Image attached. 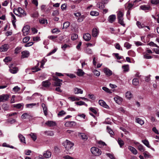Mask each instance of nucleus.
<instances>
[{
	"instance_id": "41",
	"label": "nucleus",
	"mask_w": 159,
	"mask_h": 159,
	"mask_svg": "<svg viewBox=\"0 0 159 159\" xmlns=\"http://www.w3.org/2000/svg\"><path fill=\"white\" fill-rule=\"evenodd\" d=\"M97 7L100 9H102L104 7V5L102 3H98L97 4Z\"/></svg>"
},
{
	"instance_id": "47",
	"label": "nucleus",
	"mask_w": 159,
	"mask_h": 159,
	"mask_svg": "<svg viewBox=\"0 0 159 159\" xmlns=\"http://www.w3.org/2000/svg\"><path fill=\"white\" fill-rule=\"evenodd\" d=\"M23 106L24 104H23L19 103L15 105L14 106V107H16L17 108L19 109L21 108L22 107V108H23Z\"/></svg>"
},
{
	"instance_id": "63",
	"label": "nucleus",
	"mask_w": 159,
	"mask_h": 159,
	"mask_svg": "<svg viewBox=\"0 0 159 159\" xmlns=\"http://www.w3.org/2000/svg\"><path fill=\"white\" fill-rule=\"evenodd\" d=\"M20 88L17 86H15L13 88V91L16 92H18L20 90Z\"/></svg>"
},
{
	"instance_id": "15",
	"label": "nucleus",
	"mask_w": 159,
	"mask_h": 159,
	"mask_svg": "<svg viewBox=\"0 0 159 159\" xmlns=\"http://www.w3.org/2000/svg\"><path fill=\"white\" fill-rule=\"evenodd\" d=\"M10 14L12 17L11 20L12 25L15 28H16V26L15 24V22H16V18L15 16L12 12L10 13Z\"/></svg>"
},
{
	"instance_id": "54",
	"label": "nucleus",
	"mask_w": 159,
	"mask_h": 159,
	"mask_svg": "<svg viewBox=\"0 0 159 159\" xmlns=\"http://www.w3.org/2000/svg\"><path fill=\"white\" fill-rule=\"evenodd\" d=\"M66 114V112L64 111H60L58 114V115L59 116H62L64 115H65Z\"/></svg>"
},
{
	"instance_id": "25",
	"label": "nucleus",
	"mask_w": 159,
	"mask_h": 159,
	"mask_svg": "<svg viewBox=\"0 0 159 159\" xmlns=\"http://www.w3.org/2000/svg\"><path fill=\"white\" fill-rule=\"evenodd\" d=\"M18 136L21 142L23 143H26L25 138L23 135L20 134H19Z\"/></svg>"
},
{
	"instance_id": "19",
	"label": "nucleus",
	"mask_w": 159,
	"mask_h": 159,
	"mask_svg": "<svg viewBox=\"0 0 159 159\" xmlns=\"http://www.w3.org/2000/svg\"><path fill=\"white\" fill-rule=\"evenodd\" d=\"M46 125L49 126H54L56 125V123L52 121L49 120L45 123Z\"/></svg>"
},
{
	"instance_id": "18",
	"label": "nucleus",
	"mask_w": 159,
	"mask_h": 159,
	"mask_svg": "<svg viewBox=\"0 0 159 159\" xmlns=\"http://www.w3.org/2000/svg\"><path fill=\"white\" fill-rule=\"evenodd\" d=\"M128 149L134 154H137L138 152L136 149L134 147H132L131 146H129L128 147Z\"/></svg>"
},
{
	"instance_id": "12",
	"label": "nucleus",
	"mask_w": 159,
	"mask_h": 159,
	"mask_svg": "<svg viewBox=\"0 0 159 159\" xmlns=\"http://www.w3.org/2000/svg\"><path fill=\"white\" fill-rule=\"evenodd\" d=\"M99 34L98 30L96 28H93L92 30V35L93 37H97Z\"/></svg>"
},
{
	"instance_id": "64",
	"label": "nucleus",
	"mask_w": 159,
	"mask_h": 159,
	"mask_svg": "<svg viewBox=\"0 0 159 159\" xmlns=\"http://www.w3.org/2000/svg\"><path fill=\"white\" fill-rule=\"evenodd\" d=\"M106 155L111 159H115L113 155L110 153H107Z\"/></svg>"
},
{
	"instance_id": "8",
	"label": "nucleus",
	"mask_w": 159,
	"mask_h": 159,
	"mask_svg": "<svg viewBox=\"0 0 159 159\" xmlns=\"http://www.w3.org/2000/svg\"><path fill=\"white\" fill-rule=\"evenodd\" d=\"M29 30L30 27L28 25H26L23 27L22 31L24 36L28 34Z\"/></svg>"
},
{
	"instance_id": "10",
	"label": "nucleus",
	"mask_w": 159,
	"mask_h": 159,
	"mask_svg": "<svg viewBox=\"0 0 159 159\" xmlns=\"http://www.w3.org/2000/svg\"><path fill=\"white\" fill-rule=\"evenodd\" d=\"M114 99L115 101L118 104H121L123 101L122 98L118 96H116L114 97Z\"/></svg>"
},
{
	"instance_id": "26",
	"label": "nucleus",
	"mask_w": 159,
	"mask_h": 159,
	"mask_svg": "<svg viewBox=\"0 0 159 159\" xmlns=\"http://www.w3.org/2000/svg\"><path fill=\"white\" fill-rule=\"evenodd\" d=\"M37 104V105L38 106L39 105V103H38L37 104H36L35 103H32L26 104L25 105V106L26 107H27V108H31L33 106H36Z\"/></svg>"
},
{
	"instance_id": "48",
	"label": "nucleus",
	"mask_w": 159,
	"mask_h": 159,
	"mask_svg": "<svg viewBox=\"0 0 159 159\" xmlns=\"http://www.w3.org/2000/svg\"><path fill=\"white\" fill-rule=\"evenodd\" d=\"M30 38L29 36H27L25 37L23 39V42L24 43H26L30 39Z\"/></svg>"
},
{
	"instance_id": "37",
	"label": "nucleus",
	"mask_w": 159,
	"mask_h": 159,
	"mask_svg": "<svg viewBox=\"0 0 159 159\" xmlns=\"http://www.w3.org/2000/svg\"><path fill=\"white\" fill-rule=\"evenodd\" d=\"M107 132L110 134L111 136L114 135V133L113 131L111 128H109L108 126L107 127Z\"/></svg>"
},
{
	"instance_id": "53",
	"label": "nucleus",
	"mask_w": 159,
	"mask_h": 159,
	"mask_svg": "<svg viewBox=\"0 0 159 159\" xmlns=\"http://www.w3.org/2000/svg\"><path fill=\"white\" fill-rule=\"evenodd\" d=\"M102 89L105 91V92H107L108 93H111V92L110 91V89H108V88H107L105 87H102Z\"/></svg>"
},
{
	"instance_id": "62",
	"label": "nucleus",
	"mask_w": 159,
	"mask_h": 159,
	"mask_svg": "<svg viewBox=\"0 0 159 159\" xmlns=\"http://www.w3.org/2000/svg\"><path fill=\"white\" fill-rule=\"evenodd\" d=\"M86 52L88 54H91L92 53V51L91 49L87 48L86 49Z\"/></svg>"
},
{
	"instance_id": "59",
	"label": "nucleus",
	"mask_w": 159,
	"mask_h": 159,
	"mask_svg": "<svg viewBox=\"0 0 159 159\" xmlns=\"http://www.w3.org/2000/svg\"><path fill=\"white\" fill-rule=\"evenodd\" d=\"M29 116V114H28L27 113H25L23 114L22 115L21 117L22 119H25L26 118H27L28 116Z\"/></svg>"
},
{
	"instance_id": "40",
	"label": "nucleus",
	"mask_w": 159,
	"mask_h": 159,
	"mask_svg": "<svg viewBox=\"0 0 159 159\" xmlns=\"http://www.w3.org/2000/svg\"><path fill=\"white\" fill-rule=\"evenodd\" d=\"M128 55L133 57H134L135 56V53L132 50H130L128 52Z\"/></svg>"
},
{
	"instance_id": "60",
	"label": "nucleus",
	"mask_w": 159,
	"mask_h": 159,
	"mask_svg": "<svg viewBox=\"0 0 159 159\" xmlns=\"http://www.w3.org/2000/svg\"><path fill=\"white\" fill-rule=\"evenodd\" d=\"M21 49V48L20 47H17L15 49V53L17 54L20 52V50Z\"/></svg>"
},
{
	"instance_id": "6",
	"label": "nucleus",
	"mask_w": 159,
	"mask_h": 159,
	"mask_svg": "<svg viewBox=\"0 0 159 159\" xmlns=\"http://www.w3.org/2000/svg\"><path fill=\"white\" fill-rule=\"evenodd\" d=\"M9 97L7 94H2L0 95V102H4L8 100Z\"/></svg>"
},
{
	"instance_id": "30",
	"label": "nucleus",
	"mask_w": 159,
	"mask_h": 159,
	"mask_svg": "<svg viewBox=\"0 0 159 159\" xmlns=\"http://www.w3.org/2000/svg\"><path fill=\"white\" fill-rule=\"evenodd\" d=\"M132 83L133 85L135 86L138 85L139 84V80L137 78H134L133 80Z\"/></svg>"
},
{
	"instance_id": "52",
	"label": "nucleus",
	"mask_w": 159,
	"mask_h": 159,
	"mask_svg": "<svg viewBox=\"0 0 159 159\" xmlns=\"http://www.w3.org/2000/svg\"><path fill=\"white\" fill-rule=\"evenodd\" d=\"M148 44L151 46L156 47L157 48H159V47L156 44H155L154 42L152 41L150 42Z\"/></svg>"
},
{
	"instance_id": "33",
	"label": "nucleus",
	"mask_w": 159,
	"mask_h": 159,
	"mask_svg": "<svg viewBox=\"0 0 159 159\" xmlns=\"http://www.w3.org/2000/svg\"><path fill=\"white\" fill-rule=\"evenodd\" d=\"M140 8L141 9L143 10H148L150 8V7L146 5H143L140 6Z\"/></svg>"
},
{
	"instance_id": "38",
	"label": "nucleus",
	"mask_w": 159,
	"mask_h": 159,
	"mask_svg": "<svg viewBox=\"0 0 159 159\" xmlns=\"http://www.w3.org/2000/svg\"><path fill=\"white\" fill-rule=\"evenodd\" d=\"M57 37V36L54 35L49 36L48 37V38L52 40L53 41L56 42L55 39Z\"/></svg>"
},
{
	"instance_id": "49",
	"label": "nucleus",
	"mask_w": 159,
	"mask_h": 159,
	"mask_svg": "<svg viewBox=\"0 0 159 159\" xmlns=\"http://www.w3.org/2000/svg\"><path fill=\"white\" fill-rule=\"evenodd\" d=\"M70 25V23L69 22H66L64 23L63 27L64 28L66 29Z\"/></svg>"
},
{
	"instance_id": "14",
	"label": "nucleus",
	"mask_w": 159,
	"mask_h": 159,
	"mask_svg": "<svg viewBox=\"0 0 159 159\" xmlns=\"http://www.w3.org/2000/svg\"><path fill=\"white\" fill-rule=\"evenodd\" d=\"M21 58H24L27 57L30 55V53L28 51H24L21 52Z\"/></svg>"
},
{
	"instance_id": "21",
	"label": "nucleus",
	"mask_w": 159,
	"mask_h": 159,
	"mask_svg": "<svg viewBox=\"0 0 159 159\" xmlns=\"http://www.w3.org/2000/svg\"><path fill=\"white\" fill-rule=\"evenodd\" d=\"M18 14H20L23 16H25L26 15L25 13V12L24 10L20 7H18L17 11Z\"/></svg>"
},
{
	"instance_id": "23",
	"label": "nucleus",
	"mask_w": 159,
	"mask_h": 159,
	"mask_svg": "<svg viewBox=\"0 0 159 159\" xmlns=\"http://www.w3.org/2000/svg\"><path fill=\"white\" fill-rule=\"evenodd\" d=\"M74 93L75 94L78 93L82 94L83 91L80 89L75 88L74 89Z\"/></svg>"
},
{
	"instance_id": "45",
	"label": "nucleus",
	"mask_w": 159,
	"mask_h": 159,
	"mask_svg": "<svg viewBox=\"0 0 159 159\" xmlns=\"http://www.w3.org/2000/svg\"><path fill=\"white\" fill-rule=\"evenodd\" d=\"M94 74L97 76H99L100 75V72L96 70H94L93 71Z\"/></svg>"
},
{
	"instance_id": "46",
	"label": "nucleus",
	"mask_w": 159,
	"mask_h": 159,
	"mask_svg": "<svg viewBox=\"0 0 159 159\" xmlns=\"http://www.w3.org/2000/svg\"><path fill=\"white\" fill-rule=\"evenodd\" d=\"M31 69L33 70L32 72H36L40 70V69L39 68H37L35 66L34 67L31 68Z\"/></svg>"
},
{
	"instance_id": "1",
	"label": "nucleus",
	"mask_w": 159,
	"mask_h": 159,
	"mask_svg": "<svg viewBox=\"0 0 159 159\" xmlns=\"http://www.w3.org/2000/svg\"><path fill=\"white\" fill-rule=\"evenodd\" d=\"M123 12L121 11H119L118 12L117 18L118 20V22L122 25L124 26L125 24L123 21Z\"/></svg>"
},
{
	"instance_id": "44",
	"label": "nucleus",
	"mask_w": 159,
	"mask_h": 159,
	"mask_svg": "<svg viewBox=\"0 0 159 159\" xmlns=\"http://www.w3.org/2000/svg\"><path fill=\"white\" fill-rule=\"evenodd\" d=\"M30 135L31 136V138L33 139L34 141L36 139L37 137L34 133H31L30 134Z\"/></svg>"
},
{
	"instance_id": "29",
	"label": "nucleus",
	"mask_w": 159,
	"mask_h": 159,
	"mask_svg": "<svg viewBox=\"0 0 159 159\" xmlns=\"http://www.w3.org/2000/svg\"><path fill=\"white\" fill-rule=\"evenodd\" d=\"M51 84V83L48 81H43L42 82L43 85L45 87H49Z\"/></svg>"
},
{
	"instance_id": "42",
	"label": "nucleus",
	"mask_w": 159,
	"mask_h": 159,
	"mask_svg": "<svg viewBox=\"0 0 159 159\" xmlns=\"http://www.w3.org/2000/svg\"><path fill=\"white\" fill-rule=\"evenodd\" d=\"M80 136L83 140H86L88 139V137L84 133H80Z\"/></svg>"
},
{
	"instance_id": "17",
	"label": "nucleus",
	"mask_w": 159,
	"mask_h": 159,
	"mask_svg": "<svg viewBox=\"0 0 159 159\" xmlns=\"http://www.w3.org/2000/svg\"><path fill=\"white\" fill-rule=\"evenodd\" d=\"M43 157L46 158H49L51 156V153L49 151H47L43 153Z\"/></svg>"
},
{
	"instance_id": "13",
	"label": "nucleus",
	"mask_w": 159,
	"mask_h": 159,
	"mask_svg": "<svg viewBox=\"0 0 159 159\" xmlns=\"http://www.w3.org/2000/svg\"><path fill=\"white\" fill-rule=\"evenodd\" d=\"M98 103L100 105L105 108H109L108 106L103 100H99L98 101Z\"/></svg>"
},
{
	"instance_id": "34",
	"label": "nucleus",
	"mask_w": 159,
	"mask_h": 159,
	"mask_svg": "<svg viewBox=\"0 0 159 159\" xmlns=\"http://www.w3.org/2000/svg\"><path fill=\"white\" fill-rule=\"evenodd\" d=\"M99 14V13L95 11H92L90 12V15L92 16H97Z\"/></svg>"
},
{
	"instance_id": "35",
	"label": "nucleus",
	"mask_w": 159,
	"mask_h": 159,
	"mask_svg": "<svg viewBox=\"0 0 159 159\" xmlns=\"http://www.w3.org/2000/svg\"><path fill=\"white\" fill-rule=\"evenodd\" d=\"M138 148L139 151H141V152H144V148L143 146L141 144H139V145H138Z\"/></svg>"
},
{
	"instance_id": "55",
	"label": "nucleus",
	"mask_w": 159,
	"mask_h": 159,
	"mask_svg": "<svg viewBox=\"0 0 159 159\" xmlns=\"http://www.w3.org/2000/svg\"><path fill=\"white\" fill-rule=\"evenodd\" d=\"M78 38V35L75 34H73L72 36H71V39L72 40H75L76 39Z\"/></svg>"
},
{
	"instance_id": "4",
	"label": "nucleus",
	"mask_w": 159,
	"mask_h": 159,
	"mask_svg": "<svg viewBox=\"0 0 159 159\" xmlns=\"http://www.w3.org/2000/svg\"><path fill=\"white\" fill-rule=\"evenodd\" d=\"M136 24L139 29L144 28V30L145 31H148V30L146 28L148 29V30H150V28L148 26H145L144 24H142L139 21H137Z\"/></svg>"
},
{
	"instance_id": "11",
	"label": "nucleus",
	"mask_w": 159,
	"mask_h": 159,
	"mask_svg": "<svg viewBox=\"0 0 159 159\" xmlns=\"http://www.w3.org/2000/svg\"><path fill=\"white\" fill-rule=\"evenodd\" d=\"M9 48V45L7 44H5L2 45L0 48L1 52H6L7 51Z\"/></svg>"
},
{
	"instance_id": "9",
	"label": "nucleus",
	"mask_w": 159,
	"mask_h": 159,
	"mask_svg": "<svg viewBox=\"0 0 159 159\" xmlns=\"http://www.w3.org/2000/svg\"><path fill=\"white\" fill-rule=\"evenodd\" d=\"M103 70L104 73L107 76H110L112 74V71L107 68H104Z\"/></svg>"
},
{
	"instance_id": "32",
	"label": "nucleus",
	"mask_w": 159,
	"mask_h": 159,
	"mask_svg": "<svg viewBox=\"0 0 159 159\" xmlns=\"http://www.w3.org/2000/svg\"><path fill=\"white\" fill-rule=\"evenodd\" d=\"M122 68L123 70V71L125 72H127L129 70V65H128L123 66Z\"/></svg>"
},
{
	"instance_id": "39",
	"label": "nucleus",
	"mask_w": 159,
	"mask_h": 159,
	"mask_svg": "<svg viewBox=\"0 0 159 159\" xmlns=\"http://www.w3.org/2000/svg\"><path fill=\"white\" fill-rule=\"evenodd\" d=\"M136 122L139 123V124H140L141 125H142L144 124V122L143 120L139 118H138L136 119Z\"/></svg>"
},
{
	"instance_id": "43",
	"label": "nucleus",
	"mask_w": 159,
	"mask_h": 159,
	"mask_svg": "<svg viewBox=\"0 0 159 159\" xmlns=\"http://www.w3.org/2000/svg\"><path fill=\"white\" fill-rule=\"evenodd\" d=\"M124 46L127 49H129L130 48L131 45L129 43L126 42L125 43Z\"/></svg>"
},
{
	"instance_id": "57",
	"label": "nucleus",
	"mask_w": 159,
	"mask_h": 159,
	"mask_svg": "<svg viewBox=\"0 0 159 159\" xmlns=\"http://www.w3.org/2000/svg\"><path fill=\"white\" fill-rule=\"evenodd\" d=\"M144 157L145 158H148L150 156L149 153L147 151H145L143 153Z\"/></svg>"
},
{
	"instance_id": "27",
	"label": "nucleus",
	"mask_w": 159,
	"mask_h": 159,
	"mask_svg": "<svg viewBox=\"0 0 159 159\" xmlns=\"http://www.w3.org/2000/svg\"><path fill=\"white\" fill-rule=\"evenodd\" d=\"M117 142L120 148H121L124 144V141L120 138L118 139Z\"/></svg>"
},
{
	"instance_id": "36",
	"label": "nucleus",
	"mask_w": 159,
	"mask_h": 159,
	"mask_svg": "<svg viewBox=\"0 0 159 159\" xmlns=\"http://www.w3.org/2000/svg\"><path fill=\"white\" fill-rule=\"evenodd\" d=\"M45 134L48 136H52L54 135V133L52 131H46L44 132Z\"/></svg>"
},
{
	"instance_id": "51",
	"label": "nucleus",
	"mask_w": 159,
	"mask_h": 159,
	"mask_svg": "<svg viewBox=\"0 0 159 159\" xmlns=\"http://www.w3.org/2000/svg\"><path fill=\"white\" fill-rule=\"evenodd\" d=\"M60 32V30L57 28H55L52 29V32L53 34L57 33Z\"/></svg>"
},
{
	"instance_id": "22",
	"label": "nucleus",
	"mask_w": 159,
	"mask_h": 159,
	"mask_svg": "<svg viewBox=\"0 0 159 159\" xmlns=\"http://www.w3.org/2000/svg\"><path fill=\"white\" fill-rule=\"evenodd\" d=\"M13 65V64H11L10 66H9V67L10 68V72L12 73L15 74L17 73L18 71V69L16 68H11L12 66Z\"/></svg>"
},
{
	"instance_id": "2",
	"label": "nucleus",
	"mask_w": 159,
	"mask_h": 159,
	"mask_svg": "<svg viewBox=\"0 0 159 159\" xmlns=\"http://www.w3.org/2000/svg\"><path fill=\"white\" fill-rule=\"evenodd\" d=\"M64 146L67 150H70L74 145V144L70 141L66 140L64 143Z\"/></svg>"
},
{
	"instance_id": "24",
	"label": "nucleus",
	"mask_w": 159,
	"mask_h": 159,
	"mask_svg": "<svg viewBox=\"0 0 159 159\" xmlns=\"http://www.w3.org/2000/svg\"><path fill=\"white\" fill-rule=\"evenodd\" d=\"M76 73L77 75L79 76H82L85 74L82 70L80 69H78L77 70Z\"/></svg>"
},
{
	"instance_id": "31",
	"label": "nucleus",
	"mask_w": 159,
	"mask_h": 159,
	"mask_svg": "<svg viewBox=\"0 0 159 159\" xmlns=\"http://www.w3.org/2000/svg\"><path fill=\"white\" fill-rule=\"evenodd\" d=\"M125 96L127 98L130 99L132 97V94L130 92L128 91L126 93Z\"/></svg>"
},
{
	"instance_id": "58",
	"label": "nucleus",
	"mask_w": 159,
	"mask_h": 159,
	"mask_svg": "<svg viewBox=\"0 0 159 159\" xmlns=\"http://www.w3.org/2000/svg\"><path fill=\"white\" fill-rule=\"evenodd\" d=\"M151 3L154 4H157L159 3V0H151Z\"/></svg>"
},
{
	"instance_id": "56",
	"label": "nucleus",
	"mask_w": 159,
	"mask_h": 159,
	"mask_svg": "<svg viewBox=\"0 0 159 159\" xmlns=\"http://www.w3.org/2000/svg\"><path fill=\"white\" fill-rule=\"evenodd\" d=\"M57 48H55L54 49L52 50V51L50 52L48 54V56L52 54L55 53L57 50Z\"/></svg>"
},
{
	"instance_id": "16",
	"label": "nucleus",
	"mask_w": 159,
	"mask_h": 159,
	"mask_svg": "<svg viewBox=\"0 0 159 159\" xmlns=\"http://www.w3.org/2000/svg\"><path fill=\"white\" fill-rule=\"evenodd\" d=\"M83 38L85 41H89L91 39V35L88 33H86L83 35Z\"/></svg>"
},
{
	"instance_id": "7",
	"label": "nucleus",
	"mask_w": 159,
	"mask_h": 159,
	"mask_svg": "<svg viewBox=\"0 0 159 159\" xmlns=\"http://www.w3.org/2000/svg\"><path fill=\"white\" fill-rule=\"evenodd\" d=\"M76 124V123L73 121H67L65 124V125L66 127H71L72 126H75Z\"/></svg>"
},
{
	"instance_id": "5",
	"label": "nucleus",
	"mask_w": 159,
	"mask_h": 159,
	"mask_svg": "<svg viewBox=\"0 0 159 159\" xmlns=\"http://www.w3.org/2000/svg\"><path fill=\"white\" fill-rule=\"evenodd\" d=\"M53 80L55 81L54 85L56 86H60L62 84L61 83L62 82V80L58 79L57 77H53Z\"/></svg>"
},
{
	"instance_id": "50",
	"label": "nucleus",
	"mask_w": 159,
	"mask_h": 159,
	"mask_svg": "<svg viewBox=\"0 0 159 159\" xmlns=\"http://www.w3.org/2000/svg\"><path fill=\"white\" fill-rule=\"evenodd\" d=\"M39 22L43 24H47L48 23L47 20L45 19H42L39 20Z\"/></svg>"
},
{
	"instance_id": "3",
	"label": "nucleus",
	"mask_w": 159,
	"mask_h": 159,
	"mask_svg": "<svg viewBox=\"0 0 159 159\" xmlns=\"http://www.w3.org/2000/svg\"><path fill=\"white\" fill-rule=\"evenodd\" d=\"M91 151L92 154L96 156H99L101 154V151L98 148L94 147L91 149Z\"/></svg>"
},
{
	"instance_id": "20",
	"label": "nucleus",
	"mask_w": 159,
	"mask_h": 159,
	"mask_svg": "<svg viewBox=\"0 0 159 159\" xmlns=\"http://www.w3.org/2000/svg\"><path fill=\"white\" fill-rule=\"evenodd\" d=\"M116 18V16L115 15H110L108 17V21L111 23H112L114 21Z\"/></svg>"
},
{
	"instance_id": "61",
	"label": "nucleus",
	"mask_w": 159,
	"mask_h": 159,
	"mask_svg": "<svg viewBox=\"0 0 159 159\" xmlns=\"http://www.w3.org/2000/svg\"><path fill=\"white\" fill-rule=\"evenodd\" d=\"M11 60V58L9 57H7L4 59V61L5 62H7Z\"/></svg>"
},
{
	"instance_id": "28",
	"label": "nucleus",
	"mask_w": 159,
	"mask_h": 159,
	"mask_svg": "<svg viewBox=\"0 0 159 159\" xmlns=\"http://www.w3.org/2000/svg\"><path fill=\"white\" fill-rule=\"evenodd\" d=\"M142 142L148 148H150L151 146L149 145V142L146 139L142 140Z\"/></svg>"
}]
</instances>
